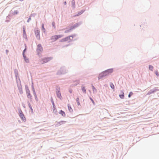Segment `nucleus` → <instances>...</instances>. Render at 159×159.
I'll use <instances>...</instances> for the list:
<instances>
[{"label": "nucleus", "instance_id": "nucleus-1", "mask_svg": "<svg viewBox=\"0 0 159 159\" xmlns=\"http://www.w3.org/2000/svg\"><path fill=\"white\" fill-rule=\"evenodd\" d=\"M63 35L62 34L54 35L51 37V39L52 41L54 42L59 39L63 37Z\"/></svg>", "mask_w": 159, "mask_h": 159}, {"label": "nucleus", "instance_id": "nucleus-2", "mask_svg": "<svg viewBox=\"0 0 159 159\" xmlns=\"http://www.w3.org/2000/svg\"><path fill=\"white\" fill-rule=\"evenodd\" d=\"M52 59V57H47L44 58L42 59V63H44L48 62Z\"/></svg>", "mask_w": 159, "mask_h": 159}, {"label": "nucleus", "instance_id": "nucleus-3", "mask_svg": "<svg viewBox=\"0 0 159 159\" xmlns=\"http://www.w3.org/2000/svg\"><path fill=\"white\" fill-rule=\"evenodd\" d=\"M108 75V74H107V73L106 72V71H104L103 72L101 73L99 75V76L98 77V79H101L103 77L105 76Z\"/></svg>", "mask_w": 159, "mask_h": 159}, {"label": "nucleus", "instance_id": "nucleus-4", "mask_svg": "<svg viewBox=\"0 0 159 159\" xmlns=\"http://www.w3.org/2000/svg\"><path fill=\"white\" fill-rule=\"evenodd\" d=\"M56 93L57 97L59 98L60 99H61L62 98V97L61 96V93L60 91V89L59 88L57 89Z\"/></svg>", "mask_w": 159, "mask_h": 159}, {"label": "nucleus", "instance_id": "nucleus-5", "mask_svg": "<svg viewBox=\"0 0 159 159\" xmlns=\"http://www.w3.org/2000/svg\"><path fill=\"white\" fill-rule=\"evenodd\" d=\"M19 116L23 121H26V118L24 116L23 114L21 111H19Z\"/></svg>", "mask_w": 159, "mask_h": 159}, {"label": "nucleus", "instance_id": "nucleus-6", "mask_svg": "<svg viewBox=\"0 0 159 159\" xmlns=\"http://www.w3.org/2000/svg\"><path fill=\"white\" fill-rule=\"evenodd\" d=\"M72 37L71 36L66 37L65 38L61 39L60 41L61 42H64L66 41H68L70 42V37Z\"/></svg>", "mask_w": 159, "mask_h": 159}, {"label": "nucleus", "instance_id": "nucleus-7", "mask_svg": "<svg viewBox=\"0 0 159 159\" xmlns=\"http://www.w3.org/2000/svg\"><path fill=\"white\" fill-rule=\"evenodd\" d=\"M27 95L28 98L30 99L32 98V96L30 93V91L28 88H27L26 89Z\"/></svg>", "mask_w": 159, "mask_h": 159}, {"label": "nucleus", "instance_id": "nucleus-8", "mask_svg": "<svg viewBox=\"0 0 159 159\" xmlns=\"http://www.w3.org/2000/svg\"><path fill=\"white\" fill-rule=\"evenodd\" d=\"M37 48V51L38 52H41L43 50V48L42 47L41 44H39L38 45Z\"/></svg>", "mask_w": 159, "mask_h": 159}, {"label": "nucleus", "instance_id": "nucleus-9", "mask_svg": "<svg viewBox=\"0 0 159 159\" xmlns=\"http://www.w3.org/2000/svg\"><path fill=\"white\" fill-rule=\"evenodd\" d=\"M40 31L38 30H36L35 31V34L36 35V37L37 39H40V35H39Z\"/></svg>", "mask_w": 159, "mask_h": 159}, {"label": "nucleus", "instance_id": "nucleus-10", "mask_svg": "<svg viewBox=\"0 0 159 159\" xmlns=\"http://www.w3.org/2000/svg\"><path fill=\"white\" fill-rule=\"evenodd\" d=\"M25 49L24 50V52H23V56L24 57V60H25V61L27 62V63H28L29 62V59L28 58H27L26 56H25V55L24 54V52H25Z\"/></svg>", "mask_w": 159, "mask_h": 159}, {"label": "nucleus", "instance_id": "nucleus-11", "mask_svg": "<svg viewBox=\"0 0 159 159\" xmlns=\"http://www.w3.org/2000/svg\"><path fill=\"white\" fill-rule=\"evenodd\" d=\"M52 105H53V111L55 113H56L57 112V110L56 109V107L55 106L54 103L53 102H52Z\"/></svg>", "mask_w": 159, "mask_h": 159}, {"label": "nucleus", "instance_id": "nucleus-12", "mask_svg": "<svg viewBox=\"0 0 159 159\" xmlns=\"http://www.w3.org/2000/svg\"><path fill=\"white\" fill-rule=\"evenodd\" d=\"M106 71L108 74H109L110 73L112 72L113 70L112 69H110L106 70Z\"/></svg>", "mask_w": 159, "mask_h": 159}, {"label": "nucleus", "instance_id": "nucleus-13", "mask_svg": "<svg viewBox=\"0 0 159 159\" xmlns=\"http://www.w3.org/2000/svg\"><path fill=\"white\" fill-rule=\"evenodd\" d=\"M59 113L63 116H65L66 115L65 112L62 110H61L60 111Z\"/></svg>", "mask_w": 159, "mask_h": 159}, {"label": "nucleus", "instance_id": "nucleus-14", "mask_svg": "<svg viewBox=\"0 0 159 159\" xmlns=\"http://www.w3.org/2000/svg\"><path fill=\"white\" fill-rule=\"evenodd\" d=\"M68 107L69 109V110L70 112H71L72 111V109L71 107L70 106L69 104H68Z\"/></svg>", "mask_w": 159, "mask_h": 159}, {"label": "nucleus", "instance_id": "nucleus-15", "mask_svg": "<svg viewBox=\"0 0 159 159\" xmlns=\"http://www.w3.org/2000/svg\"><path fill=\"white\" fill-rule=\"evenodd\" d=\"M77 26V25H74L73 26H71V27H70V30H72V29H73L74 28H76V27Z\"/></svg>", "mask_w": 159, "mask_h": 159}, {"label": "nucleus", "instance_id": "nucleus-16", "mask_svg": "<svg viewBox=\"0 0 159 159\" xmlns=\"http://www.w3.org/2000/svg\"><path fill=\"white\" fill-rule=\"evenodd\" d=\"M76 101L77 102L78 105H80V102L79 99V98H76Z\"/></svg>", "mask_w": 159, "mask_h": 159}, {"label": "nucleus", "instance_id": "nucleus-17", "mask_svg": "<svg viewBox=\"0 0 159 159\" xmlns=\"http://www.w3.org/2000/svg\"><path fill=\"white\" fill-rule=\"evenodd\" d=\"M82 90L84 93H86V89H85V88H84V87H82Z\"/></svg>", "mask_w": 159, "mask_h": 159}, {"label": "nucleus", "instance_id": "nucleus-18", "mask_svg": "<svg viewBox=\"0 0 159 159\" xmlns=\"http://www.w3.org/2000/svg\"><path fill=\"white\" fill-rule=\"evenodd\" d=\"M149 68L150 70L152 71L153 69V67L151 65H149Z\"/></svg>", "mask_w": 159, "mask_h": 159}, {"label": "nucleus", "instance_id": "nucleus-19", "mask_svg": "<svg viewBox=\"0 0 159 159\" xmlns=\"http://www.w3.org/2000/svg\"><path fill=\"white\" fill-rule=\"evenodd\" d=\"M119 96L120 98L122 99L124 98V93H122V94L121 95H120Z\"/></svg>", "mask_w": 159, "mask_h": 159}, {"label": "nucleus", "instance_id": "nucleus-20", "mask_svg": "<svg viewBox=\"0 0 159 159\" xmlns=\"http://www.w3.org/2000/svg\"><path fill=\"white\" fill-rule=\"evenodd\" d=\"M110 86H111V88L112 89H113L114 88V85L112 83H111L110 84Z\"/></svg>", "mask_w": 159, "mask_h": 159}, {"label": "nucleus", "instance_id": "nucleus-21", "mask_svg": "<svg viewBox=\"0 0 159 159\" xmlns=\"http://www.w3.org/2000/svg\"><path fill=\"white\" fill-rule=\"evenodd\" d=\"M92 89H93V92L94 91L96 92L97 91V90H96V89L94 87V86H93L92 85Z\"/></svg>", "mask_w": 159, "mask_h": 159}, {"label": "nucleus", "instance_id": "nucleus-22", "mask_svg": "<svg viewBox=\"0 0 159 159\" xmlns=\"http://www.w3.org/2000/svg\"><path fill=\"white\" fill-rule=\"evenodd\" d=\"M133 94V93L132 92H130L128 95L129 97L130 98L131 96Z\"/></svg>", "mask_w": 159, "mask_h": 159}, {"label": "nucleus", "instance_id": "nucleus-23", "mask_svg": "<svg viewBox=\"0 0 159 159\" xmlns=\"http://www.w3.org/2000/svg\"><path fill=\"white\" fill-rule=\"evenodd\" d=\"M18 11H17L16 10V11H14V12H13V14H14V15H15V14H18Z\"/></svg>", "mask_w": 159, "mask_h": 159}, {"label": "nucleus", "instance_id": "nucleus-24", "mask_svg": "<svg viewBox=\"0 0 159 159\" xmlns=\"http://www.w3.org/2000/svg\"><path fill=\"white\" fill-rule=\"evenodd\" d=\"M70 30H70H70H66V31H65V33H68V32H70Z\"/></svg>", "mask_w": 159, "mask_h": 159}, {"label": "nucleus", "instance_id": "nucleus-25", "mask_svg": "<svg viewBox=\"0 0 159 159\" xmlns=\"http://www.w3.org/2000/svg\"><path fill=\"white\" fill-rule=\"evenodd\" d=\"M155 74H156V75L157 76H159V74L158 73V71H156L155 72Z\"/></svg>", "mask_w": 159, "mask_h": 159}, {"label": "nucleus", "instance_id": "nucleus-26", "mask_svg": "<svg viewBox=\"0 0 159 159\" xmlns=\"http://www.w3.org/2000/svg\"><path fill=\"white\" fill-rule=\"evenodd\" d=\"M90 99H91V100L92 101V102L94 104V101H93V99L92 98H90Z\"/></svg>", "mask_w": 159, "mask_h": 159}, {"label": "nucleus", "instance_id": "nucleus-27", "mask_svg": "<svg viewBox=\"0 0 159 159\" xmlns=\"http://www.w3.org/2000/svg\"><path fill=\"white\" fill-rule=\"evenodd\" d=\"M52 25L53 26H54L55 27V23L54 22H53L52 23Z\"/></svg>", "mask_w": 159, "mask_h": 159}, {"label": "nucleus", "instance_id": "nucleus-28", "mask_svg": "<svg viewBox=\"0 0 159 159\" xmlns=\"http://www.w3.org/2000/svg\"><path fill=\"white\" fill-rule=\"evenodd\" d=\"M42 27L43 29L44 30V25L43 24L42 25Z\"/></svg>", "mask_w": 159, "mask_h": 159}, {"label": "nucleus", "instance_id": "nucleus-29", "mask_svg": "<svg viewBox=\"0 0 159 159\" xmlns=\"http://www.w3.org/2000/svg\"><path fill=\"white\" fill-rule=\"evenodd\" d=\"M30 109H31L32 110V107H31V106H30Z\"/></svg>", "mask_w": 159, "mask_h": 159}, {"label": "nucleus", "instance_id": "nucleus-30", "mask_svg": "<svg viewBox=\"0 0 159 159\" xmlns=\"http://www.w3.org/2000/svg\"><path fill=\"white\" fill-rule=\"evenodd\" d=\"M66 4V2H64V4Z\"/></svg>", "mask_w": 159, "mask_h": 159}, {"label": "nucleus", "instance_id": "nucleus-31", "mask_svg": "<svg viewBox=\"0 0 159 159\" xmlns=\"http://www.w3.org/2000/svg\"><path fill=\"white\" fill-rule=\"evenodd\" d=\"M74 2H75L74 1H72V2L73 3H74Z\"/></svg>", "mask_w": 159, "mask_h": 159}, {"label": "nucleus", "instance_id": "nucleus-32", "mask_svg": "<svg viewBox=\"0 0 159 159\" xmlns=\"http://www.w3.org/2000/svg\"><path fill=\"white\" fill-rule=\"evenodd\" d=\"M6 52H8V51L6 50Z\"/></svg>", "mask_w": 159, "mask_h": 159}]
</instances>
